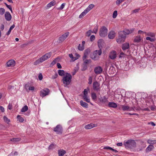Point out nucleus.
<instances>
[{
	"label": "nucleus",
	"mask_w": 156,
	"mask_h": 156,
	"mask_svg": "<svg viewBox=\"0 0 156 156\" xmlns=\"http://www.w3.org/2000/svg\"><path fill=\"white\" fill-rule=\"evenodd\" d=\"M51 55V53L50 52L47 53L44 55H43L39 59L35 61L34 64V65H37L43 62L44 61L49 58Z\"/></svg>",
	"instance_id": "f257e3e1"
},
{
	"label": "nucleus",
	"mask_w": 156,
	"mask_h": 156,
	"mask_svg": "<svg viewBox=\"0 0 156 156\" xmlns=\"http://www.w3.org/2000/svg\"><path fill=\"white\" fill-rule=\"evenodd\" d=\"M72 79V76L70 74L68 73H66L64 76L63 77V83L65 85L64 86L69 85Z\"/></svg>",
	"instance_id": "f03ea898"
},
{
	"label": "nucleus",
	"mask_w": 156,
	"mask_h": 156,
	"mask_svg": "<svg viewBox=\"0 0 156 156\" xmlns=\"http://www.w3.org/2000/svg\"><path fill=\"white\" fill-rule=\"evenodd\" d=\"M135 141L132 140H129L127 141H125L123 143V145L126 148H130L134 147L136 146Z\"/></svg>",
	"instance_id": "7ed1b4c3"
},
{
	"label": "nucleus",
	"mask_w": 156,
	"mask_h": 156,
	"mask_svg": "<svg viewBox=\"0 0 156 156\" xmlns=\"http://www.w3.org/2000/svg\"><path fill=\"white\" fill-rule=\"evenodd\" d=\"M102 51L101 49L99 50H95L90 54V58L94 60H97L99 58V56L100 55Z\"/></svg>",
	"instance_id": "20e7f679"
},
{
	"label": "nucleus",
	"mask_w": 156,
	"mask_h": 156,
	"mask_svg": "<svg viewBox=\"0 0 156 156\" xmlns=\"http://www.w3.org/2000/svg\"><path fill=\"white\" fill-rule=\"evenodd\" d=\"M144 34L146 35L150 36L152 38H151L149 37H146V40H149L151 42H153L155 40L154 38L156 36V34L155 33L149 32H144Z\"/></svg>",
	"instance_id": "39448f33"
},
{
	"label": "nucleus",
	"mask_w": 156,
	"mask_h": 156,
	"mask_svg": "<svg viewBox=\"0 0 156 156\" xmlns=\"http://www.w3.org/2000/svg\"><path fill=\"white\" fill-rule=\"evenodd\" d=\"M108 29L105 26L102 27L100 29L99 35L101 37H105L107 34Z\"/></svg>",
	"instance_id": "423d86ee"
},
{
	"label": "nucleus",
	"mask_w": 156,
	"mask_h": 156,
	"mask_svg": "<svg viewBox=\"0 0 156 156\" xmlns=\"http://www.w3.org/2000/svg\"><path fill=\"white\" fill-rule=\"evenodd\" d=\"M126 37V36L125 35H124L123 34L120 32L118 38L116 40L117 42L119 44H120L124 42L125 41Z\"/></svg>",
	"instance_id": "0eeeda50"
},
{
	"label": "nucleus",
	"mask_w": 156,
	"mask_h": 156,
	"mask_svg": "<svg viewBox=\"0 0 156 156\" xmlns=\"http://www.w3.org/2000/svg\"><path fill=\"white\" fill-rule=\"evenodd\" d=\"M49 90L47 88L42 90L40 92V94L41 96L43 97L48 94Z\"/></svg>",
	"instance_id": "6e6552de"
},
{
	"label": "nucleus",
	"mask_w": 156,
	"mask_h": 156,
	"mask_svg": "<svg viewBox=\"0 0 156 156\" xmlns=\"http://www.w3.org/2000/svg\"><path fill=\"white\" fill-rule=\"evenodd\" d=\"M54 131L57 134H61L62 133V129L61 126L59 125H57L54 129Z\"/></svg>",
	"instance_id": "1a4fd4ad"
},
{
	"label": "nucleus",
	"mask_w": 156,
	"mask_h": 156,
	"mask_svg": "<svg viewBox=\"0 0 156 156\" xmlns=\"http://www.w3.org/2000/svg\"><path fill=\"white\" fill-rule=\"evenodd\" d=\"M122 110L124 111H130L133 110V108L132 107H130L126 105H121Z\"/></svg>",
	"instance_id": "9d476101"
},
{
	"label": "nucleus",
	"mask_w": 156,
	"mask_h": 156,
	"mask_svg": "<svg viewBox=\"0 0 156 156\" xmlns=\"http://www.w3.org/2000/svg\"><path fill=\"white\" fill-rule=\"evenodd\" d=\"M134 30V29H125L122 31L120 32L124 35H128L130 34L133 32Z\"/></svg>",
	"instance_id": "9b49d317"
},
{
	"label": "nucleus",
	"mask_w": 156,
	"mask_h": 156,
	"mask_svg": "<svg viewBox=\"0 0 156 156\" xmlns=\"http://www.w3.org/2000/svg\"><path fill=\"white\" fill-rule=\"evenodd\" d=\"M102 68L100 66L96 67L94 69V72L96 74H100L102 73Z\"/></svg>",
	"instance_id": "f8f14e48"
},
{
	"label": "nucleus",
	"mask_w": 156,
	"mask_h": 156,
	"mask_svg": "<svg viewBox=\"0 0 156 156\" xmlns=\"http://www.w3.org/2000/svg\"><path fill=\"white\" fill-rule=\"evenodd\" d=\"M100 84L97 81L94 82L93 84L94 90H98L100 89Z\"/></svg>",
	"instance_id": "ddd939ff"
},
{
	"label": "nucleus",
	"mask_w": 156,
	"mask_h": 156,
	"mask_svg": "<svg viewBox=\"0 0 156 156\" xmlns=\"http://www.w3.org/2000/svg\"><path fill=\"white\" fill-rule=\"evenodd\" d=\"M108 98L106 96H104L101 97L99 100L101 102L103 103L106 104L108 102Z\"/></svg>",
	"instance_id": "4468645a"
},
{
	"label": "nucleus",
	"mask_w": 156,
	"mask_h": 156,
	"mask_svg": "<svg viewBox=\"0 0 156 156\" xmlns=\"http://www.w3.org/2000/svg\"><path fill=\"white\" fill-rule=\"evenodd\" d=\"M15 65V62L14 60H10L6 63V66L8 67H13Z\"/></svg>",
	"instance_id": "2eb2a0df"
},
{
	"label": "nucleus",
	"mask_w": 156,
	"mask_h": 156,
	"mask_svg": "<svg viewBox=\"0 0 156 156\" xmlns=\"http://www.w3.org/2000/svg\"><path fill=\"white\" fill-rule=\"evenodd\" d=\"M69 32H67L63 34L59 38V41H64L69 36Z\"/></svg>",
	"instance_id": "dca6fc26"
},
{
	"label": "nucleus",
	"mask_w": 156,
	"mask_h": 156,
	"mask_svg": "<svg viewBox=\"0 0 156 156\" xmlns=\"http://www.w3.org/2000/svg\"><path fill=\"white\" fill-rule=\"evenodd\" d=\"M5 17L7 21H10L12 19V16L10 13L8 12H6L5 13Z\"/></svg>",
	"instance_id": "f3484780"
},
{
	"label": "nucleus",
	"mask_w": 156,
	"mask_h": 156,
	"mask_svg": "<svg viewBox=\"0 0 156 156\" xmlns=\"http://www.w3.org/2000/svg\"><path fill=\"white\" fill-rule=\"evenodd\" d=\"M109 57L112 59H114L116 57V51H113L111 52Z\"/></svg>",
	"instance_id": "a211bd4d"
},
{
	"label": "nucleus",
	"mask_w": 156,
	"mask_h": 156,
	"mask_svg": "<svg viewBox=\"0 0 156 156\" xmlns=\"http://www.w3.org/2000/svg\"><path fill=\"white\" fill-rule=\"evenodd\" d=\"M96 126V125L95 124L93 123H90L86 125L84 128L87 129H91L94 127Z\"/></svg>",
	"instance_id": "6ab92c4d"
},
{
	"label": "nucleus",
	"mask_w": 156,
	"mask_h": 156,
	"mask_svg": "<svg viewBox=\"0 0 156 156\" xmlns=\"http://www.w3.org/2000/svg\"><path fill=\"white\" fill-rule=\"evenodd\" d=\"M115 33L113 31H111L109 33L108 37L109 39H113L115 37Z\"/></svg>",
	"instance_id": "aec40b11"
},
{
	"label": "nucleus",
	"mask_w": 156,
	"mask_h": 156,
	"mask_svg": "<svg viewBox=\"0 0 156 156\" xmlns=\"http://www.w3.org/2000/svg\"><path fill=\"white\" fill-rule=\"evenodd\" d=\"M142 39L140 35L136 36L134 39V42L135 43H139Z\"/></svg>",
	"instance_id": "412c9836"
},
{
	"label": "nucleus",
	"mask_w": 156,
	"mask_h": 156,
	"mask_svg": "<svg viewBox=\"0 0 156 156\" xmlns=\"http://www.w3.org/2000/svg\"><path fill=\"white\" fill-rule=\"evenodd\" d=\"M108 106L111 108H116L117 107L116 103L113 102H109L108 104Z\"/></svg>",
	"instance_id": "4be33fe9"
},
{
	"label": "nucleus",
	"mask_w": 156,
	"mask_h": 156,
	"mask_svg": "<svg viewBox=\"0 0 156 156\" xmlns=\"http://www.w3.org/2000/svg\"><path fill=\"white\" fill-rule=\"evenodd\" d=\"M129 44L128 43H125L123 44L122 46V49L123 50L128 49L129 48Z\"/></svg>",
	"instance_id": "5701e85b"
},
{
	"label": "nucleus",
	"mask_w": 156,
	"mask_h": 156,
	"mask_svg": "<svg viewBox=\"0 0 156 156\" xmlns=\"http://www.w3.org/2000/svg\"><path fill=\"white\" fill-rule=\"evenodd\" d=\"M104 43V41L103 40L100 39H99L98 41V47L101 50L102 48V45Z\"/></svg>",
	"instance_id": "b1692460"
},
{
	"label": "nucleus",
	"mask_w": 156,
	"mask_h": 156,
	"mask_svg": "<svg viewBox=\"0 0 156 156\" xmlns=\"http://www.w3.org/2000/svg\"><path fill=\"white\" fill-rule=\"evenodd\" d=\"M58 153L59 156H63L64 155L66 154V151L63 150H60L58 151Z\"/></svg>",
	"instance_id": "393cba45"
},
{
	"label": "nucleus",
	"mask_w": 156,
	"mask_h": 156,
	"mask_svg": "<svg viewBox=\"0 0 156 156\" xmlns=\"http://www.w3.org/2000/svg\"><path fill=\"white\" fill-rule=\"evenodd\" d=\"M80 105L83 107L87 108L88 107V104L85 102H84L83 101L81 100L80 101Z\"/></svg>",
	"instance_id": "a878e982"
},
{
	"label": "nucleus",
	"mask_w": 156,
	"mask_h": 156,
	"mask_svg": "<svg viewBox=\"0 0 156 156\" xmlns=\"http://www.w3.org/2000/svg\"><path fill=\"white\" fill-rule=\"evenodd\" d=\"M154 148V147L152 145H149L146 149L147 152L153 150Z\"/></svg>",
	"instance_id": "bb28decb"
},
{
	"label": "nucleus",
	"mask_w": 156,
	"mask_h": 156,
	"mask_svg": "<svg viewBox=\"0 0 156 156\" xmlns=\"http://www.w3.org/2000/svg\"><path fill=\"white\" fill-rule=\"evenodd\" d=\"M56 3L55 1L53 0L49 3L47 5V6L48 8H50L52 6L54 5Z\"/></svg>",
	"instance_id": "cd10ccee"
},
{
	"label": "nucleus",
	"mask_w": 156,
	"mask_h": 156,
	"mask_svg": "<svg viewBox=\"0 0 156 156\" xmlns=\"http://www.w3.org/2000/svg\"><path fill=\"white\" fill-rule=\"evenodd\" d=\"M88 12L85 9L79 16L80 18H82L85 15L88 13Z\"/></svg>",
	"instance_id": "c85d7f7f"
},
{
	"label": "nucleus",
	"mask_w": 156,
	"mask_h": 156,
	"mask_svg": "<svg viewBox=\"0 0 156 156\" xmlns=\"http://www.w3.org/2000/svg\"><path fill=\"white\" fill-rule=\"evenodd\" d=\"M83 99L85 101L88 103L90 102V99L89 98L88 96L87 95H83Z\"/></svg>",
	"instance_id": "c756f323"
},
{
	"label": "nucleus",
	"mask_w": 156,
	"mask_h": 156,
	"mask_svg": "<svg viewBox=\"0 0 156 156\" xmlns=\"http://www.w3.org/2000/svg\"><path fill=\"white\" fill-rule=\"evenodd\" d=\"M147 143L150 145L156 143V140L149 139L147 140Z\"/></svg>",
	"instance_id": "7c9ffc66"
},
{
	"label": "nucleus",
	"mask_w": 156,
	"mask_h": 156,
	"mask_svg": "<svg viewBox=\"0 0 156 156\" xmlns=\"http://www.w3.org/2000/svg\"><path fill=\"white\" fill-rule=\"evenodd\" d=\"M94 5L93 4H90L85 9L88 12L91 9L94 8Z\"/></svg>",
	"instance_id": "2f4dec72"
},
{
	"label": "nucleus",
	"mask_w": 156,
	"mask_h": 156,
	"mask_svg": "<svg viewBox=\"0 0 156 156\" xmlns=\"http://www.w3.org/2000/svg\"><path fill=\"white\" fill-rule=\"evenodd\" d=\"M17 118L20 122H23L24 121V119L20 115H18L17 117Z\"/></svg>",
	"instance_id": "473e14b6"
},
{
	"label": "nucleus",
	"mask_w": 156,
	"mask_h": 156,
	"mask_svg": "<svg viewBox=\"0 0 156 156\" xmlns=\"http://www.w3.org/2000/svg\"><path fill=\"white\" fill-rule=\"evenodd\" d=\"M91 97L92 100H96L97 96L96 94L94 92L92 93L91 94Z\"/></svg>",
	"instance_id": "72a5a7b5"
},
{
	"label": "nucleus",
	"mask_w": 156,
	"mask_h": 156,
	"mask_svg": "<svg viewBox=\"0 0 156 156\" xmlns=\"http://www.w3.org/2000/svg\"><path fill=\"white\" fill-rule=\"evenodd\" d=\"M21 140V139L19 138H13L10 140V141L13 142H16L20 141Z\"/></svg>",
	"instance_id": "f704fd0d"
},
{
	"label": "nucleus",
	"mask_w": 156,
	"mask_h": 156,
	"mask_svg": "<svg viewBox=\"0 0 156 156\" xmlns=\"http://www.w3.org/2000/svg\"><path fill=\"white\" fill-rule=\"evenodd\" d=\"M28 107L27 105L24 106L21 109V112H25L28 110Z\"/></svg>",
	"instance_id": "c9c22d12"
},
{
	"label": "nucleus",
	"mask_w": 156,
	"mask_h": 156,
	"mask_svg": "<svg viewBox=\"0 0 156 156\" xmlns=\"http://www.w3.org/2000/svg\"><path fill=\"white\" fill-rule=\"evenodd\" d=\"M58 74L60 76H63L65 74V72L63 70L59 69L58 70Z\"/></svg>",
	"instance_id": "e433bc0d"
},
{
	"label": "nucleus",
	"mask_w": 156,
	"mask_h": 156,
	"mask_svg": "<svg viewBox=\"0 0 156 156\" xmlns=\"http://www.w3.org/2000/svg\"><path fill=\"white\" fill-rule=\"evenodd\" d=\"M98 26L97 25H96V26H95L93 31H92V33L96 34L98 32Z\"/></svg>",
	"instance_id": "4c0bfd02"
},
{
	"label": "nucleus",
	"mask_w": 156,
	"mask_h": 156,
	"mask_svg": "<svg viewBox=\"0 0 156 156\" xmlns=\"http://www.w3.org/2000/svg\"><path fill=\"white\" fill-rule=\"evenodd\" d=\"M5 13V9L2 8H0V15L2 16Z\"/></svg>",
	"instance_id": "58836bf2"
},
{
	"label": "nucleus",
	"mask_w": 156,
	"mask_h": 156,
	"mask_svg": "<svg viewBox=\"0 0 156 156\" xmlns=\"http://www.w3.org/2000/svg\"><path fill=\"white\" fill-rule=\"evenodd\" d=\"M15 26L14 25H13L10 27L9 30L6 33V34L7 35H9L10 33L14 27Z\"/></svg>",
	"instance_id": "ea45409f"
},
{
	"label": "nucleus",
	"mask_w": 156,
	"mask_h": 156,
	"mask_svg": "<svg viewBox=\"0 0 156 156\" xmlns=\"http://www.w3.org/2000/svg\"><path fill=\"white\" fill-rule=\"evenodd\" d=\"M69 57L71 58V60L72 61H74L76 60V58H75V57H74L72 54H69Z\"/></svg>",
	"instance_id": "a19ab883"
},
{
	"label": "nucleus",
	"mask_w": 156,
	"mask_h": 156,
	"mask_svg": "<svg viewBox=\"0 0 156 156\" xmlns=\"http://www.w3.org/2000/svg\"><path fill=\"white\" fill-rule=\"evenodd\" d=\"M78 49L80 51H83L84 48V46L79 44L78 46Z\"/></svg>",
	"instance_id": "79ce46f5"
},
{
	"label": "nucleus",
	"mask_w": 156,
	"mask_h": 156,
	"mask_svg": "<svg viewBox=\"0 0 156 156\" xmlns=\"http://www.w3.org/2000/svg\"><path fill=\"white\" fill-rule=\"evenodd\" d=\"M3 119L4 121L7 123H9L10 122V120L5 116H4L3 117Z\"/></svg>",
	"instance_id": "37998d69"
},
{
	"label": "nucleus",
	"mask_w": 156,
	"mask_h": 156,
	"mask_svg": "<svg viewBox=\"0 0 156 156\" xmlns=\"http://www.w3.org/2000/svg\"><path fill=\"white\" fill-rule=\"evenodd\" d=\"M117 11L115 10V11L113 13L112 17L113 18H115L117 17Z\"/></svg>",
	"instance_id": "c03bdc74"
},
{
	"label": "nucleus",
	"mask_w": 156,
	"mask_h": 156,
	"mask_svg": "<svg viewBox=\"0 0 156 156\" xmlns=\"http://www.w3.org/2000/svg\"><path fill=\"white\" fill-rule=\"evenodd\" d=\"M65 3H62L61 6L58 8V10H62V9L65 7Z\"/></svg>",
	"instance_id": "a18cd8bd"
},
{
	"label": "nucleus",
	"mask_w": 156,
	"mask_h": 156,
	"mask_svg": "<svg viewBox=\"0 0 156 156\" xmlns=\"http://www.w3.org/2000/svg\"><path fill=\"white\" fill-rule=\"evenodd\" d=\"M124 0H117L116 2V4L118 5H119Z\"/></svg>",
	"instance_id": "49530a36"
},
{
	"label": "nucleus",
	"mask_w": 156,
	"mask_h": 156,
	"mask_svg": "<svg viewBox=\"0 0 156 156\" xmlns=\"http://www.w3.org/2000/svg\"><path fill=\"white\" fill-rule=\"evenodd\" d=\"M4 4L7 7V8L9 9V10L11 11V12H12V10L11 6L7 5L6 3H5Z\"/></svg>",
	"instance_id": "de8ad7c7"
},
{
	"label": "nucleus",
	"mask_w": 156,
	"mask_h": 156,
	"mask_svg": "<svg viewBox=\"0 0 156 156\" xmlns=\"http://www.w3.org/2000/svg\"><path fill=\"white\" fill-rule=\"evenodd\" d=\"M55 145L53 144H51L48 147L49 150H52L55 148Z\"/></svg>",
	"instance_id": "09e8293b"
},
{
	"label": "nucleus",
	"mask_w": 156,
	"mask_h": 156,
	"mask_svg": "<svg viewBox=\"0 0 156 156\" xmlns=\"http://www.w3.org/2000/svg\"><path fill=\"white\" fill-rule=\"evenodd\" d=\"M126 55L124 53L122 52L120 53L119 57V58H122L125 57Z\"/></svg>",
	"instance_id": "8fccbe9b"
},
{
	"label": "nucleus",
	"mask_w": 156,
	"mask_h": 156,
	"mask_svg": "<svg viewBox=\"0 0 156 156\" xmlns=\"http://www.w3.org/2000/svg\"><path fill=\"white\" fill-rule=\"evenodd\" d=\"M90 49H87L85 51L84 54H86V55H88L90 53Z\"/></svg>",
	"instance_id": "3c124183"
},
{
	"label": "nucleus",
	"mask_w": 156,
	"mask_h": 156,
	"mask_svg": "<svg viewBox=\"0 0 156 156\" xmlns=\"http://www.w3.org/2000/svg\"><path fill=\"white\" fill-rule=\"evenodd\" d=\"M88 84H91L92 83V78L90 76L89 77L88 79Z\"/></svg>",
	"instance_id": "603ef678"
},
{
	"label": "nucleus",
	"mask_w": 156,
	"mask_h": 156,
	"mask_svg": "<svg viewBox=\"0 0 156 156\" xmlns=\"http://www.w3.org/2000/svg\"><path fill=\"white\" fill-rule=\"evenodd\" d=\"M92 33V31L91 30H88L86 33V36L89 37L91 35V34Z\"/></svg>",
	"instance_id": "864d4df0"
},
{
	"label": "nucleus",
	"mask_w": 156,
	"mask_h": 156,
	"mask_svg": "<svg viewBox=\"0 0 156 156\" xmlns=\"http://www.w3.org/2000/svg\"><path fill=\"white\" fill-rule=\"evenodd\" d=\"M91 62V61L90 59H88H88H86V60L85 59L84 61V63L86 64L90 63Z\"/></svg>",
	"instance_id": "5fc2aeb1"
},
{
	"label": "nucleus",
	"mask_w": 156,
	"mask_h": 156,
	"mask_svg": "<svg viewBox=\"0 0 156 156\" xmlns=\"http://www.w3.org/2000/svg\"><path fill=\"white\" fill-rule=\"evenodd\" d=\"M89 89L87 90V89H85L84 90L83 93V95H87L88 94V92L87 91Z\"/></svg>",
	"instance_id": "6e6d98bb"
},
{
	"label": "nucleus",
	"mask_w": 156,
	"mask_h": 156,
	"mask_svg": "<svg viewBox=\"0 0 156 156\" xmlns=\"http://www.w3.org/2000/svg\"><path fill=\"white\" fill-rule=\"evenodd\" d=\"M12 105L10 103H9L8 106V108L9 110H11L12 109Z\"/></svg>",
	"instance_id": "4d7b16f0"
},
{
	"label": "nucleus",
	"mask_w": 156,
	"mask_h": 156,
	"mask_svg": "<svg viewBox=\"0 0 156 156\" xmlns=\"http://www.w3.org/2000/svg\"><path fill=\"white\" fill-rule=\"evenodd\" d=\"M95 39V36L94 35H92L90 36V40L91 41H94Z\"/></svg>",
	"instance_id": "13d9d810"
},
{
	"label": "nucleus",
	"mask_w": 156,
	"mask_h": 156,
	"mask_svg": "<svg viewBox=\"0 0 156 156\" xmlns=\"http://www.w3.org/2000/svg\"><path fill=\"white\" fill-rule=\"evenodd\" d=\"M38 78L40 80H41L43 78V76L41 73H40L38 76Z\"/></svg>",
	"instance_id": "bf43d9fd"
},
{
	"label": "nucleus",
	"mask_w": 156,
	"mask_h": 156,
	"mask_svg": "<svg viewBox=\"0 0 156 156\" xmlns=\"http://www.w3.org/2000/svg\"><path fill=\"white\" fill-rule=\"evenodd\" d=\"M104 149H109L112 150V148L109 146H106L104 147Z\"/></svg>",
	"instance_id": "052dcab7"
},
{
	"label": "nucleus",
	"mask_w": 156,
	"mask_h": 156,
	"mask_svg": "<svg viewBox=\"0 0 156 156\" xmlns=\"http://www.w3.org/2000/svg\"><path fill=\"white\" fill-rule=\"evenodd\" d=\"M75 55H76L75 58H76V60L78 59L80 57V55L77 53H76Z\"/></svg>",
	"instance_id": "680f3d73"
},
{
	"label": "nucleus",
	"mask_w": 156,
	"mask_h": 156,
	"mask_svg": "<svg viewBox=\"0 0 156 156\" xmlns=\"http://www.w3.org/2000/svg\"><path fill=\"white\" fill-rule=\"evenodd\" d=\"M0 110L2 112H4L5 111V109L2 106H1L0 107Z\"/></svg>",
	"instance_id": "e2e57ef3"
},
{
	"label": "nucleus",
	"mask_w": 156,
	"mask_h": 156,
	"mask_svg": "<svg viewBox=\"0 0 156 156\" xmlns=\"http://www.w3.org/2000/svg\"><path fill=\"white\" fill-rule=\"evenodd\" d=\"M34 87H30L28 88V90H34Z\"/></svg>",
	"instance_id": "0e129e2a"
},
{
	"label": "nucleus",
	"mask_w": 156,
	"mask_h": 156,
	"mask_svg": "<svg viewBox=\"0 0 156 156\" xmlns=\"http://www.w3.org/2000/svg\"><path fill=\"white\" fill-rule=\"evenodd\" d=\"M29 85L28 84H26L24 86V88L27 90L28 88H29Z\"/></svg>",
	"instance_id": "69168bd1"
},
{
	"label": "nucleus",
	"mask_w": 156,
	"mask_h": 156,
	"mask_svg": "<svg viewBox=\"0 0 156 156\" xmlns=\"http://www.w3.org/2000/svg\"><path fill=\"white\" fill-rule=\"evenodd\" d=\"M58 76V74L56 73L54 75L52 76V79H55Z\"/></svg>",
	"instance_id": "338daca9"
},
{
	"label": "nucleus",
	"mask_w": 156,
	"mask_h": 156,
	"mask_svg": "<svg viewBox=\"0 0 156 156\" xmlns=\"http://www.w3.org/2000/svg\"><path fill=\"white\" fill-rule=\"evenodd\" d=\"M57 66L58 68L61 69L62 68V66L59 63H57Z\"/></svg>",
	"instance_id": "774afa93"
}]
</instances>
